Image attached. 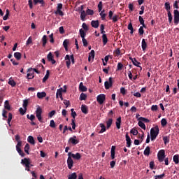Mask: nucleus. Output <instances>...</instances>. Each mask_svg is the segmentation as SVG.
<instances>
[{
  "instance_id": "obj_1",
  "label": "nucleus",
  "mask_w": 179,
  "mask_h": 179,
  "mask_svg": "<svg viewBox=\"0 0 179 179\" xmlns=\"http://www.w3.org/2000/svg\"><path fill=\"white\" fill-rule=\"evenodd\" d=\"M159 132H160V129H159L157 125L150 129L151 141H155L159 135Z\"/></svg>"
},
{
  "instance_id": "obj_2",
  "label": "nucleus",
  "mask_w": 179,
  "mask_h": 179,
  "mask_svg": "<svg viewBox=\"0 0 179 179\" xmlns=\"http://www.w3.org/2000/svg\"><path fill=\"white\" fill-rule=\"evenodd\" d=\"M103 1H99V4H98V10L100 13V16H101V20H106V16H107V14L104 13L105 10H103ZM102 10V11H101Z\"/></svg>"
},
{
  "instance_id": "obj_3",
  "label": "nucleus",
  "mask_w": 179,
  "mask_h": 179,
  "mask_svg": "<svg viewBox=\"0 0 179 179\" xmlns=\"http://www.w3.org/2000/svg\"><path fill=\"white\" fill-rule=\"evenodd\" d=\"M35 113L38 121H39V122H43V117L41 116V114H43V109L41 108V107L38 106Z\"/></svg>"
},
{
  "instance_id": "obj_4",
  "label": "nucleus",
  "mask_w": 179,
  "mask_h": 179,
  "mask_svg": "<svg viewBox=\"0 0 179 179\" xmlns=\"http://www.w3.org/2000/svg\"><path fill=\"white\" fill-rule=\"evenodd\" d=\"M79 33H80V37L83 40V46L84 47H87V40H86V38H85V37H86V33L82 29H80L79 30Z\"/></svg>"
},
{
  "instance_id": "obj_5",
  "label": "nucleus",
  "mask_w": 179,
  "mask_h": 179,
  "mask_svg": "<svg viewBox=\"0 0 179 179\" xmlns=\"http://www.w3.org/2000/svg\"><path fill=\"white\" fill-rule=\"evenodd\" d=\"M158 160L162 163L164 159H166V151L164 150H161L158 152L157 154Z\"/></svg>"
},
{
  "instance_id": "obj_6",
  "label": "nucleus",
  "mask_w": 179,
  "mask_h": 179,
  "mask_svg": "<svg viewBox=\"0 0 179 179\" xmlns=\"http://www.w3.org/2000/svg\"><path fill=\"white\" fill-rule=\"evenodd\" d=\"M96 101L101 105L103 104L104 101H106V94H100L98 95L96 97Z\"/></svg>"
},
{
  "instance_id": "obj_7",
  "label": "nucleus",
  "mask_w": 179,
  "mask_h": 179,
  "mask_svg": "<svg viewBox=\"0 0 179 179\" xmlns=\"http://www.w3.org/2000/svg\"><path fill=\"white\" fill-rule=\"evenodd\" d=\"M62 3H58L57 7V10L55 11V13L56 15H59V16H64V12L61 10L62 9Z\"/></svg>"
},
{
  "instance_id": "obj_8",
  "label": "nucleus",
  "mask_w": 179,
  "mask_h": 179,
  "mask_svg": "<svg viewBox=\"0 0 179 179\" xmlns=\"http://www.w3.org/2000/svg\"><path fill=\"white\" fill-rule=\"evenodd\" d=\"M105 89L106 90H108L110 87H113V78L110 77L108 79V81H106L104 83Z\"/></svg>"
},
{
  "instance_id": "obj_9",
  "label": "nucleus",
  "mask_w": 179,
  "mask_h": 179,
  "mask_svg": "<svg viewBox=\"0 0 179 179\" xmlns=\"http://www.w3.org/2000/svg\"><path fill=\"white\" fill-rule=\"evenodd\" d=\"M173 20H174V23L175 24H178L179 23V11L178 10H173Z\"/></svg>"
},
{
  "instance_id": "obj_10",
  "label": "nucleus",
  "mask_w": 179,
  "mask_h": 179,
  "mask_svg": "<svg viewBox=\"0 0 179 179\" xmlns=\"http://www.w3.org/2000/svg\"><path fill=\"white\" fill-rule=\"evenodd\" d=\"M68 156H70L71 158L75 159L76 160H80L82 158V155H80V153L77 152L76 154H73L72 152H69Z\"/></svg>"
},
{
  "instance_id": "obj_11",
  "label": "nucleus",
  "mask_w": 179,
  "mask_h": 179,
  "mask_svg": "<svg viewBox=\"0 0 179 179\" xmlns=\"http://www.w3.org/2000/svg\"><path fill=\"white\" fill-rule=\"evenodd\" d=\"M69 143H71V145H78L79 143V141L77 139L76 136H73L69 139Z\"/></svg>"
},
{
  "instance_id": "obj_12",
  "label": "nucleus",
  "mask_w": 179,
  "mask_h": 179,
  "mask_svg": "<svg viewBox=\"0 0 179 179\" xmlns=\"http://www.w3.org/2000/svg\"><path fill=\"white\" fill-rule=\"evenodd\" d=\"M21 164L24 167H29L30 166V158H24L21 160Z\"/></svg>"
},
{
  "instance_id": "obj_13",
  "label": "nucleus",
  "mask_w": 179,
  "mask_h": 179,
  "mask_svg": "<svg viewBox=\"0 0 179 179\" xmlns=\"http://www.w3.org/2000/svg\"><path fill=\"white\" fill-rule=\"evenodd\" d=\"M67 166L69 170H72V167H73V159L71 157V156L68 157L67 159Z\"/></svg>"
},
{
  "instance_id": "obj_14",
  "label": "nucleus",
  "mask_w": 179,
  "mask_h": 179,
  "mask_svg": "<svg viewBox=\"0 0 179 179\" xmlns=\"http://www.w3.org/2000/svg\"><path fill=\"white\" fill-rule=\"evenodd\" d=\"M47 58L48 61H49V62H51L52 65H54V64L57 62L55 59H54V56L52 55V53L51 52L48 53Z\"/></svg>"
},
{
  "instance_id": "obj_15",
  "label": "nucleus",
  "mask_w": 179,
  "mask_h": 179,
  "mask_svg": "<svg viewBox=\"0 0 179 179\" xmlns=\"http://www.w3.org/2000/svg\"><path fill=\"white\" fill-rule=\"evenodd\" d=\"M91 26L94 27V29H98L99 26H100V22L99 20H92L91 22Z\"/></svg>"
},
{
  "instance_id": "obj_16",
  "label": "nucleus",
  "mask_w": 179,
  "mask_h": 179,
  "mask_svg": "<svg viewBox=\"0 0 179 179\" xmlns=\"http://www.w3.org/2000/svg\"><path fill=\"white\" fill-rule=\"evenodd\" d=\"M110 157L112 160L115 159V146L113 145L110 150Z\"/></svg>"
},
{
  "instance_id": "obj_17",
  "label": "nucleus",
  "mask_w": 179,
  "mask_h": 179,
  "mask_svg": "<svg viewBox=\"0 0 179 179\" xmlns=\"http://www.w3.org/2000/svg\"><path fill=\"white\" fill-rule=\"evenodd\" d=\"M56 97L58 99V97H60L61 100H64V98L62 97V88L58 89L56 93Z\"/></svg>"
},
{
  "instance_id": "obj_18",
  "label": "nucleus",
  "mask_w": 179,
  "mask_h": 179,
  "mask_svg": "<svg viewBox=\"0 0 179 179\" xmlns=\"http://www.w3.org/2000/svg\"><path fill=\"white\" fill-rule=\"evenodd\" d=\"M141 48L143 51H146V48H148V43H146V41L145 40V38L142 40Z\"/></svg>"
},
{
  "instance_id": "obj_19",
  "label": "nucleus",
  "mask_w": 179,
  "mask_h": 179,
  "mask_svg": "<svg viewBox=\"0 0 179 179\" xmlns=\"http://www.w3.org/2000/svg\"><path fill=\"white\" fill-rule=\"evenodd\" d=\"M126 142L127 148H129L131 146V143H132V141H131V137H129L128 134H126Z\"/></svg>"
},
{
  "instance_id": "obj_20",
  "label": "nucleus",
  "mask_w": 179,
  "mask_h": 179,
  "mask_svg": "<svg viewBox=\"0 0 179 179\" xmlns=\"http://www.w3.org/2000/svg\"><path fill=\"white\" fill-rule=\"evenodd\" d=\"M81 111L82 113H83V114H87V113H89V109L87 108V106L86 105H82Z\"/></svg>"
},
{
  "instance_id": "obj_21",
  "label": "nucleus",
  "mask_w": 179,
  "mask_h": 179,
  "mask_svg": "<svg viewBox=\"0 0 179 179\" xmlns=\"http://www.w3.org/2000/svg\"><path fill=\"white\" fill-rule=\"evenodd\" d=\"M111 125H113V118L110 117L106 121L107 129H110V128L111 127Z\"/></svg>"
},
{
  "instance_id": "obj_22",
  "label": "nucleus",
  "mask_w": 179,
  "mask_h": 179,
  "mask_svg": "<svg viewBox=\"0 0 179 179\" xmlns=\"http://www.w3.org/2000/svg\"><path fill=\"white\" fill-rule=\"evenodd\" d=\"M133 65H135V66H137V68H140V71H142V66H141V62H138V60H136L135 58H134V60H133V62H132Z\"/></svg>"
},
{
  "instance_id": "obj_23",
  "label": "nucleus",
  "mask_w": 179,
  "mask_h": 179,
  "mask_svg": "<svg viewBox=\"0 0 179 179\" xmlns=\"http://www.w3.org/2000/svg\"><path fill=\"white\" fill-rule=\"evenodd\" d=\"M79 90L80 92H87V87L83 85V83H80L79 85Z\"/></svg>"
},
{
  "instance_id": "obj_24",
  "label": "nucleus",
  "mask_w": 179,
  "mask_h": 179,
  "mask_svg": "<svg viewBox=\"0 0 179 179\" xmlns=\"http://www.w3.org/2000/svg\"><path fill=\"white\" fill-rule=\"evenodd\" d=\"M27 141L29 143H31V145H36V141H34L33 136H28Z\"/></svg>"
},
{
  "instance_id": "obj_25",
  "label": "nucleus",
  "mask_w": 179,
  "mask_h": 179,
  "mask_svg": "<svg viewBox=\"0 0 179 179\" xmlns=\"http://www.w3.org/2000/svg\"><path fill=\"white\" fill-rule=\"evenodd\" d=\"M4 108L6 110H8V111H10L11 108H10V104H9V101L6 100L4 102Z\"/></svg>"
},
{
  "instance_id": "obj_26",
  "label": "nucleus",
  "mask_w": 179,
  "mask_h": 179,
  "mask_svg": "<svg viewBox=\"0 0 179 179\" xmlns=\"http://www.w3.org/2000/svg\"><path fill=\"white\" fill-rule=\"evenodd\" d=\"M34 1V5H37L40 3L41 6H44L45 5V2H44V0H33Z\"/></svg>"
},
{
  "instance_id": "obj_27",
  "label": "nucleus",
  "mask_w": 179,
  "mask_h": 179,
  "mask_svg": "<svg viewBox=\"0 0 179 179\" xmlns=\"http://www.w3.org/2000/svg\"><path fill=\"white\" fill-rule=\"evenodd\" d=\"M116 128H117V129H120L121 128V117H119L117 120H116Z\"/></svg>"
},
{
  "instance_id": "obj_28",
  "label": "nucleus",
  "mask_w": 179,
  "mask_h": 179,
  "mask_svg": "<svg viewBox=\"0 0 179 179\" xmlns=\"http://www.w3.org/2000/svg\"><path fill=\"white\" fill-rule=\"evenodd\" d=\"M49 78H50V70H47L45 76L43 78V83H44L45 82H47V80H48Z\"/></svg>"
},
{
  "instance_id": "obj_29",
  "label": "nucleus",
  "mask_w": 179,
  "mask_h": 179,
  "mask_svg": "<svg viewBox=\"0 0 179 179\" xmlns=\"http://www.w3.org/2000/svg\"><path fill=\"white\" fill-rule=\"evenodd\" d=\"M138 127H140V128H142V129L146 131V125L145 124V123H143V122H142L141 120H138Z\"/></svg>"
},
{
  "instance_id": "obj_30",
  "label": "nucleus",
  "mask_w": 179,
  "mask_h": 179,
  "mask_svg": "<svg viewBox=\"0 0 179 179\" xmlns=\"http://www.w3.org/2000/svg\"><path fill=\"white\" fill-rule=\"evenodd\" d=\"M45 96H47V94L44 92L37 93L38 99H44V97H45Z\"/></svg>"
},
{
  "instance_id": "obj_31",
  "label": "nucleus",
  "mask_w": 179,
  "mask_h": 179,
  "mask_svg": "<svg viewBox=\"0 0 179 179\" xmlns=\"http://www.w3.org/2000/svg\"><path fill=\"white\" fill-rule=\"evenodd\" d=\"M164 8L167 12H171L170 10H171V6H170V2H166L164 3Z\"/></svg>"
},
{
  "instance_id": "obj_32",
  "label": "nucleus",
  "mask_w": 179,
  "mask_h": 179,
  "mask_svg": "<svg viewBox=\"0 0 179 179\" xmlns=\"http://www.w3.org/2000/svg\"><path fill=\"white\" fill-rule=\"evenodd\" d=\"M14 57L17 61H20L22 59V54L19 52H16L14 53Z\"/></svg>"
},
{
  "instance_id": "obj_33",
  "label": "nucleus",
  "mask_w": 179,
  "mask_h": 179,
  "mask_svg": "<svg viewBox=\"0 0 179 179\" xmlns=\"http://www.w3.org/2000/svg\"><path fill=\"white\" fill-rule=\"evenodd\" d=\"M145 156H149L150 155V147L147 146L143 152Z\"/></svg>"
},
{
  "instance_id": "obj_34",
  "label": "nucleus",
  "mask_w": 179,
  "mask_h": 179,
  "mask_svg": "<svg viewBox=\"0 0 179 179\" xmlns=\"http://www.w3.org/2000/svg\"><path fill=\"white\" fill-rule=\"evenodd\" d=\"M92 58L93 59H94V50H92L91 52L89 53V56H88L89 62H90V59H92Z\"/></svg>"
},
{
  "instance_id": "obj_35",
  "label": "nucleus",
  "mask_w": 179,
  "mask_h": 179,
  "mask_svg": "<svg viewBox=\"0 0 179 179\" xmlns=\"http://www.w3.org/2000/svg\"><path fill=\"white\" fill-rule=\"evenodd\" d=\"M102 41H103V45H106V44L108 43V38H107V34L102 35Z\"/></svg>"
},
{
  "instance_id": "obj_36",
  "label": "nucleus",
  "mask_w": 179,
  "mask_h": 179,
  "mask_svg": "<svg viewBox=\"0 0 179 179\" xmlns=\"http://www.w3.org/2000/svg\"><path fill=\"white\" fill-rule=\"evenodd\" d=\"M77 178H78V175L75 172L68 175V179H77Z\"/></svg>"
},
{
  "instance_id": "obj_37",
  "label": "nucleus",
  "mask_w": 179,
  "mask_h": 179,
  "mask_svg": "<svg viewBox=\"0 0 179 179\" xmlns=\"http://www.w3.org/2000/svg\"><path fill=\"white\" fill-rule=\"evenodd\" d=\"M87 15V14L86 13V11H85V10L81 11L80 19H81V20H83V22H85V19H86Z\"/></svg>"
},
{
  "instance_id": "obj_38",
  "label": "nucleus",
  "mask_w": 179,
  "mask_h": 179,
  "mask_svg": "<svg viewBox=\"0 0 179 179\" xmlns=\"http://www.w3.org/2000/svg\"><path fill=\"white\" fill-rule=\"evenodd\" d=\"M138 20L140 24H142L143 27H144V29H146V25L145 24V20H143V17H142V16H139Z\"/></svg>"
},
{
  "instance_id": "obj_39",
  "label": "nucleus",
  "mask_w": 179,
  "mask_h": 179,
  "mask_svg": "<svg viewBox=\"0 0 179 179\" xmlns=\"http://www.w3.org/2000/svg\"><path fill=\"white\" fill-rule=\"evenodd\" d=\"M99 126L101 127V130H100V131H99V134H103V132H106V131L107 130L106 129V125H104V124H103V123H101L100 124H99Z\"/></svg>"
},
{
  "instance_id": "obj_40",
  "label": "nucleus",
  "mask_w": 179,
  "mask_h": 179,
  "mask_svg": "<svg viewBox=\"0 0 179 179\" xmlns=\"http://www.w3.org/2000/svg\"><path fill=\"white\" fill-rule=\"evenodd\" d=\"M29 100L30 99H24L23 101L22 107L23 108H25V110H27V106H29Z\"/></svg>"
},
{
  "instance_id": "obj_41",
  "label": "nucleus",
  "mask_w": 179,
  "mask_h": 179,
  "mask_svg": "<svg viewBox=\"0 0 179 179\" xmlns=\"http://www.w3.org/2000/svg\"><path fill=\"white\" fill-rule=\"evenodd\" d=\"M24 150L27 155H29V150H30V145L29 143H27L24 146Z\"/></svg>"
},
{
  "instance_id": "obj_42",
  "label": "nucleus",
  "mask_w": 179,
  "mask_h": 179,
  "mask_svg": "<svg viewBox=\"0 0 179 179\" xmlns=\"http://www.w3.org/2000/svg\"><path fill=\"white\" fill-rule=\"evenodd\" d=\"M143 28H145V27L141 26V27H140V28L138 29V34H139V36H143V34H145V30H143Z\"/></svg>"
},
{
  "instance_id": "obj_43",
  "label": "nucleus",
  "mask_w": 179,
  "mask_h": 179,
  "mask_svg": "<svg viewBox=\"0 0 179 179\" xmlns=\"http://www.w3.org/2000/svg\"><path fill=\"white\" fill-rule=\"evenodd\" d=\"M138 121H141L142 122H146V123L150 122V120H149V119L145 118L143 117H140L138 118Z\"/></svg>"
},
{
  "instance_id": "obj_44",
  "label": "nucleus",
  "mask_w": 179,
  "mask_h": 179,
  "mask_svg": "<svg viewBox=\"0 0 179 179\" xmlns=\"http://www.w3.org/2000/svg\"><path fill=\"white\" fill-rule=\"evenodd\" d=\"M167 15H168V20L169 22V23H171V22H173V15H171V11H169L167 12Z\"/></svg>"
},
{
  "instance_id": "obj_45",
  "label": "nucleus",
  "mask_w": 179,
  "mask_h": 179,
  "mask_svg": "<svg viewBox=\"0 0 179 179\" xmlns=\"http://www.w3.org/2000/svg\"><path fill=\"white\" fill-rule=\"evenodd\" d=\"M173 162L175 163V164H178L179 163V156L178 155H176L173 156Z\"/></svg>"
},
{
  "instance_id": "obj_46",
  "label": "nucleus",
  "mask_w": 179,
  "mask_h": 179,
  "mask_svg": "<svg viewBox=\"0 0 179 179\" xmlns=\"http://www.w3.org/2000/svg\"><path fill=\"white\" fill-rule=\"evenodd\" d=\"M86 99H87V95L85 93H81V94L80 95V100L83 101L86 100Z\"/></svg>"
},
{
  "instance_id": "obj_47",
  "label": "nucleus",
  "mask_w": 179,
  "mask_h": 179,
  "mask_svg": "<svg viewBox=\"0 0 179 179\" xmlns=\"http://www.w3.org/2000/svg\"><path fill=\"white\" fill-rule=\"evenodd\" d=\"M86 13L90 16H93V15H94V11L93 10L87 8L86 10Z\"/></svg>"
},
{
  "instance_id": "obj_48",
  "label": "nucleus",
  "mask_w": 179,
  "mask_h": 179,
  "mask_svg": "<svg viewBox=\"0 0 179 179\" xmlns=\"http://www.w3.org/2000/svg\"><path fill=\"white\" fill-rule=\"evenodd\" d=\"M130 134H132V135H134V136H136V135L138 134V130L135 128H133L131 131H130Z\"/></svg>"
},
{
  "instance_id": "obj_49",
  "label": "nucleus",
  "mask_w": 179,
  "mask_h": 179,
  "mask_svg": "<svg viewBox=\"0 0 179 179\" xmlns=\"http://www.w3.org/2000/svg\"><path fill=\"white\" fill-rule=\"evenodd\" d=\"M50 128H53V129L57 128V124H55V122L54 121V120H50Z\"/></svg>"
},
{
  "instance_id": "obj_50",
  "label": "nucleus",
  "mask_w": 179,
  "mask_h": 179,
  "mask_svg": "<svg viewBox=\"0 0 179 179\" xmlns=\"http://www.w3.org/2000/svg\"><path fill=\"white\" fill-rule=\"evenodd\" d=\"M27 118L30 120V121H34V120H36V116L34 115H27Z\"/></svg>"
},
{
  "instance_id": "obj_51",
  "label": "nucleus",
  "mask_w": 179,
  "mask_h": 179,
  "mask_svg": "<svg viewBox=\"0 0 179 179\" xmlns=\"http://www.w3.org/2000/svg\"><path fill=\"white\" fill-rule=\"evenodd\" d=\"M43 47H45V44H47V36L44 35L42 38Z\"/></svg>"
},
{
  "instance_id": "obj_52",
  "label": "nucleus",
  "mask_w": 179,
  "mask_h": 179,
  "mask_svg": "<svg viewBox=\"0 0 179 179\" xmlns=\"http://www.w3.org/2000/svg\"><path fill=\"white\" fill-rule=\"evenodd\" d=\"M161 125L162 127H166L167 125V120H166V118L162 119Z\"/></svg>"
},
{
  "instance_id": "obj_53",
  "label": "nucleus",
  "mask_w": 179,
  "mask_h": 179,
  "mask_svg": "<svg viewBox=\"0 0 179 179\" xmlns=\"http://www.w3.org/2000/svg\"><path fill=\"white\" fill-rule=\"evenodd\" d=\"M163 141H164V145H166V143H169L170 142V138L168 136H164L163 137Z\"/></svg>"
},
{
  "instance_id": "obj_54",
  "label": "nucleus",
  "mask_w": 179,
  "mask_h": 179,
  "mask_svg": "<svg viewBox=\"0 0 179 179\" xmlns=\"http://www.w3.org/2000/svg\"><path fill=\"white\" fill-rule=\"evenodd\" d=\"M10 121H12V113H8V118L7 120L8 124L10 127Z\"/></svg>"
},
{
  "instance_id": "obj_55",
  "label": "nucleus",
  "mask_w": 179,
  "mask_h": 179,
  "mask_svg": "<svg viewBox=\"0 0 179 179\" xmlns=\"http://www.w3.org/2000/svg\"><path fill=\"white\" fill-rule=\"evenodd\" d=\"M71 117H73V120H75L78 114H76V112L74 111L73 108L71 109Z\"/></svg>"
},
{
  "instance_id": "obj_56",
  "label": "nucleus",
  "mask_w": 179,
  "mask_h": 179,
  "mask_svg": "<svg viewBox=\"0 0 179 179\" xmlns=\"http://www.w3.org/2000/svg\"><path fill=\"white\" fill-rule=\"evenodd\" d=\"M20 113L21 114V115H24V114H26V111H27V110H26V108H20L19 109Z\"/></svg>"
},
{
  "instance_id": "obj_57",
  "label": "nucleus",
  "mask_w": 179,
  "mask_h": 179,
  "mask_svg": "<svg viewBox=\"0 0 179 179\" xmlns=\"http://www.w3.org/2000/svg\"><path fill=\"white\" fill-rule=\"evenodd\" d=\"M56 111L55 110H52L48 113V117L49 118H52V117H54V115H55L56 114Z\"/></svg>"
},
{
  "instance_id": "obj_58",
  "label": "nucleus",
  "mask_w": 179,
  "mask_h": 179,
  "mask_svg": "<svg viewBox=\"0 0 179 179\" xmlns=\"http://www.w3.org/2000/svg\"><path fill=\"white\" fill-rule=\"evenodd\" d=\"M8 85L12 86V87H15L16 86V82H15V80H10V81H8Z\"/></svg>"
},
{
  "instance_id": "obj_59",
  "label": "nucleus",
  "mask_w": 179,
  "mask_h": 179,
  "mask_svg": "<svg viewBox=\"0 0 179 179\" xmlns=\"http://www.w3.org/2000/svg\"><path fill=\"white\" fill-rule=\"evenodd\" d=\"M31 71H34L36 73L40 74V71L37 70L36 69L29 68L27 70V72H31Z\"/></svg>"
},
{
  "instance_id": "obj_60",
  "label": "nucleus",
  "mask_w": 179,
  "mask_h": 179,
  "mask_svg": "<svg viewBox=\"0 0 179 179\" xmlns=\"http://www.w3.org/2000/svg\"><path fill=\"white\" fill-rule=\"evenodd\" d=\"M31 43H33V38H31V36L29 37V38L27 41L26 45H29L30 44H31Z\"/></svg>"
},
{
  "instance_id": "obj_61",
  "label": "nucleus",
  "mask_w": 179,
  "mask_h": 179,
  "mask_svg": "<svg viewBox=\"0 0 179 179\" xmlns=\"http://www.w3.org/2000/svg\"><path fill=\"white\" fill-rule=\"evenodd\" d=\"M72 129H76V124L75 123V119L71 120Z\"/></svg>"
},
{
  "instance_id": "obj_62",
  "label": "nucleus",
  "mask_w": 179,
  "mask_h": 179,
  "mask_svg": "<svg viewBox=\"0 0 179 179\" xmlns=\"http://www.w3.org/2000/svg\"><path fill=\"white\" fill-rule=\"evenodd\" d=\"M82 27L84 30H85V31H87L89 30V27H87V24H86V23H83L82 24Z\"/></svg>"
},
{
  "instance_id": "obj_63",
  "label": "nucleus",
  "mask_w": 179,
  "mask_h": 179,
  "mask_svg": "<svg viewBox=\"0 0 179 179\" xmlns=\"http://www.w3.org/2000/svg\"><path fill=\"white\" fill-rule=\"evenodd\" d=\"M166 174L165 173H162L161 175H157L155 176V178H157V179H162L163 177H165Z\"/></svg>"
},
{
  "instance_id": "obj_64",
  "label": "nucleus",
  "mask_w": 179,
  "mask_h": 179,
  "mask_svg": "<svg viewBox=\"0 0 179 179\" xmlns=\"http://www.w3.org/2000/svg\"><path fill=\"white\" fill-rule=\"evenodd\" d=\"M158 108H158L157 105H152L151 106V110L152 111H157Z\"/></svg>"
}]
</instances>
